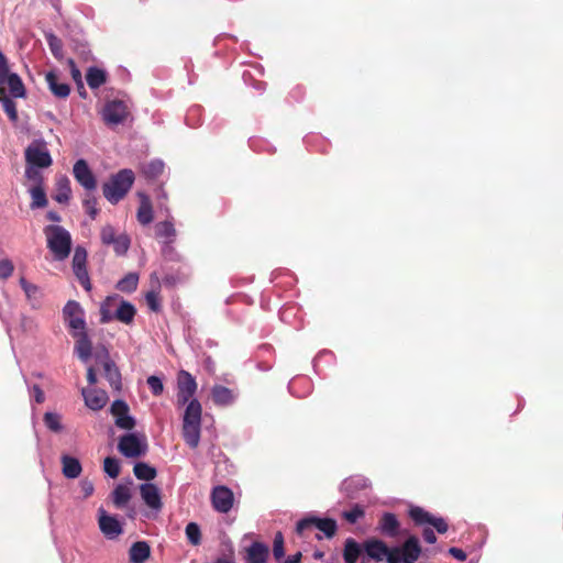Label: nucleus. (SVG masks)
<instances>
[{"mask_svg": "<svg viewBox=\"0 0 563 563\" xmlns=\"http://www.w3.org/2000/svg\"><path fill=\"white\" fill-rule=\"evenodd\" d=\"M364 555L362 563L366 560L375 562L386 561L387 563H417L422 553L418 537H408L400 547L389 548L383 540L368 539L363 542Z\"/></svg>", "mask_w": 563, "mask_h": 563, "instance_id": "nucleus-1", "label": "nucleus"}, {"mask_svg": "<svg viewBox=\"0 0 563 563\" xmlns=\"http://www.w3.org/2000/svg\"><path fill=\"white\" fill-rule=\"evenodd\" d=\"M136 308L131 302L120 298L118 295L108 296L100 306V322L108 323L118 320L124 324L134 321Z\"/></svg>", "mask_w": 563, "mask_h": 563, "instance_id": "nucleus-2", "label": "nucleus"}, {"mask_svg": "<svg viewBox=\"0 0 563 563\" xmlns=\"http://www.w3.org/2000/svg\"><path fill=\"white\" fill-rule=\"evenodd\" d=\"M134 179L133 170L128 168L119 170L102 185V194L104 198L112 205L118 203L130 191Z\"/></svg>", "mask_w": 563, "mask_h": 563, "instance_id": "nucleus-3", "label": "nucleus"}, {"mask_svg": "<svg viewBox=\"0 0 563 563\" xmlns=\"http://www.w3.org/2000/svg\"><path fill=\"white\" fill-rule=\"evenodd\" d=\"M47 240V247L54 254L55 258L63 261L67 258L71 251L70 233L60 225H47L44 229Z\"/></svg>", "mask_w": 563, "mask_h": 563, "instance_id": "nucleus-4", "label": "nucleus"}, {"mask_svg": "<svg viewBox=\"0 0 563 563\" xmlns=\"http://www.w3.org/2000/svg\"><path fill=\"white\" fill-rule=\"evenodd\" d=\"M0 91L10 98H25L26 89L21 77L11 73L7 57L0 51Z\"/></svg>", "mask_w": 563, "mask_h": 563, "instance_id": "nucleus-5", "label": "nucleus"}, {"mask_svg": "<svg viewBox=\"0 0 563 563\" xmlns=\"http://www.w3.org/2000/svg\"><path fill=\"white\" fill-rule=\"evenodd\" d=\"M316 528L321 531L328 539L335 536L338 525L331 518L306 517L297 522L296 531L298 534L303 536L306 531Z\"/></svg>", "mask_w": 563, "mask_h": 563, "instance_id": "nucleus-6", "label": "nucleus"}, {"mask_svg": "<svg viewBox=\"0 0 563 563\" xmlns=\"http://www.w3.org/2000/svg\"><path fill=\"white\" fill-rule=\"evenodd\" d=\"M26 166L47 168L53 159L44 141H33L24 152Z\"/></svg>", "mask_w": 563, "mask_h": 563, "instance_id": "nucleus-7", "label": "nucleus"}, {"mask_svg": "<svg viewBox=\"0 0 563 563\" xmlns=\"http://www.w3.org/2000/svg\"><path fill=\"white\" fill-rule=\"evenodd\" d=\"M197 390L195 377L187 371H180L177 376V405L185 406L191 399Z\"/></svg>", "mask_w": 563, "mask_h": 563, "instance_id": "nucleus-8", "label": "nucleus"}, {"mask_svg": "<svg viewBox=\"0 0 563 563\" xmlns=\"http://www.w3.org/2000/svg\"><path fill=\"white\" fill-rule=\"evenodd\" d=\"M96 358L101 363L104 377L109 382L110 386L114 390L120 391L122 389L121 373L115 363L110 358L108 350L103 349L102 352H98L96 354Z\"/></svg>", "mask_w": 563, "mask_h": 563, "instance_id": "nucleus-9", "label": "nucleus"}, {"mask_svg": "<svg viewBox=\"0 0 563 563\" xmlns=\"http://www.w3.org/2000/svg\"><path fill=\"white\" fill-rule=\"evenodd\" d=\"M118 450L125 457H140L146 453L147 445L135 433H126L120 438Z\"/></svg>", "mask_w": 563, "mask_h": 563, "instance_id": "nucleus-10", "label": "nucleus"}, {"mask_svg": "<svg viewBox=\"0 0 563 563\" xmlns=\"http://www.w3.org/2000/svg\"><path fill=\"white\" fill-rule=\"evenodd\" d=\"M63 314L65 322H67L68 327L74 330V332L86 330L84 310L77 301L69 300L63 309Z\"/></svg>", "mask_w": 563, "mask_h": 563, "instance_id": "nucleus-11", "label": "nucleus"}, {"mask_svg": "<svg viewBox=\"0 0 563 563\" xmlns=\"http://www.w3.org/2000/svg\"><path fill=\"white\" fill-rule=\"evenodd\" d=\"M110 412L114 417V423L119 429L132 430L135 427V419L130 416V408L124 400H114L110 407Z\"/></svg>", "mask_w": 563, "mask_h": 563, "instance_id": "nucleus-12", "label": "nucleus"}, {"mask_svg": "<svg viewBox=\"0 0 563 563\" xmlns=\"http://www.w3.org/2000/svg\"><path fill=\"white\" fill-rule=\"evenodd\" d=\"M74 178L80 186L84 187L86 191H95L97 188V179L90 169L88 163L80 158L78 159L73 167Z\"/></svg>", "mask_w": 563, "mask_h": 563, "instance_id": "nucleus-13", "label": "nucleus"}, {"mask_svg": "<svg viewBox=\"0 0 563 563\" xmlns=\"http://www.w3.org/2000/svg\"><path fill=\"white\" fill-rule=\"evenodd\" d=\"M210 497L212 507L218 512L228 514L233 507L234 495L227 486H216Z\"/></svg>", "mask_w": 563, "mask_h": 563, "instance_id": "nucleus-14", "label": "nucleus"}, {"mask_svg": "<svg viewBox=\"0 0 563 563\" xmlns=\"http://www.w3.org/2000/svg\"><path fill=\"white\" fill-rule=\"evenodd\" d=\"M87 252L84 247L77 246L73 257V271L80 285L87 290H91L90 278L86 268Z\"/></svg>", "mask_w": 563, "mask_h": 563, "instance_id": "nucleus-15", "label": "nucleus"}, {"mask_svg": "<svg viewBox=\"0 0 563 563\" xmlns=\"http://www.w3.org/2000/svg\"><path fill=\"white\" fill-rule=\"evenodd\" d=\"M102 117L108 125L120 124L128 117V108L123 101L112 100L104 106Z\"/></svg>", "mask_w": 563, "mask_h": 563, "instance_id": "nucleus-16", "label": "nucleus"}, {"mask_svg": "<svg viewBox=\"0 0 563 563\" xmlns=\"http://www.w3.org/2000/svg\"><path fill=\"white\" fill-rule=\"evenodd\" d=\"M140 494L147 507L154 510H161L163 507L159 488L152 483L140 485Z\"/></svg>", "mask_w": 563, "mask_h": 563, "instance_id": "nucleus-17", "label": "nucleus"}, {"mask_svg": "<svg viewBox=\"0 0 563 563\" xmlns=\"http://www.w3.org/2000/svg\"><path fill=\"white\" fill-rule=\"evenodd\" d=\"M377 529L385 537L396 538L400 532V522L395 514L384 512L378 520Z\"/></svg>", "mask_w": 563, "mask_h": 563, "instance_id": "nucleus-18", "label": "nucleus"}, {"mask_svg": "<svg viewBox=\"0 0 563 563\" xmlns=\"http://www.w3.org/2000/svg\"><path fill=\"white\" fill-rule=\"evenodd\" d=\"M81 395L84 397L86 406L95 411L102 409L108 401L107 393L101 389L82 388Z\"/></svg>", "mask_w": 563, "mask_h": 563, "instance_id": "nucleus-19", "label": "nucleus"}, {"mask_svg": "<svg viewBox=\"0 0 563 563\" xmlns=\"http://www.w3.org/2000/svg\"><path fill=\"white\" fill-rule=\"evenodd\" d=\"M99 512V528L106 537L115 538L122 533V527L115 517L107 515L103 509Z\"/></svg>", "mask_w": 563, "mask_h": 563, "instance_id": "nucleus-20", "label": "nucleus"}, {"mask_svg": "<svg viewBox=\"0 0 563 563\" xmlns=\"http://www.w3.org/2000/svg\"><path fill=\"white\" fill-rule=\"evenodd\" d=\"M45 80L51 92L60 99H66L70 93V86L66 82H59V75L55 70L46 74Z\"/></svg>", "mask_w": 563, "mask_h": 563, "instance_id": "nucleus-21", "label": "nucleus"}, {"mask_svg": "<svg viewBox=\"0 0 563 563\" xmlns=\"http://www.w3.org/2000/svg\"><path fill=\"white\" fill-rule=\"evenodd\" d=\"M269 549L266 544L255 541L246 548L245 563H266Z\"/></svg>", "mask_w": 563, "mask_h": 563, "instance_id": "nucleus-22", "label": "nucleus"}, {"mask_svg": "<svg viewBox=\"0 0 563 563\" xmlns=\"http://www.w3.org/2000/svg\"><path fill=\"white\" fill-rule=\"evenodd\" d=\"M73 336L76 339L75 350L79 358L87 362L90 358L92 351V344L87 331L73 332Z\"/></svg>", "mask_w": 563, "mask_h": 563, "instance_id": "nucleus-23", "label": "nucleus"}, {"mask_svg": "<svg viewBox=\"0 0 563 563\" xmlns=\"http://www.w3.org/2000/svg\"><path fill=\"white\" fill-rule=\"evenodd\" d=\"M140 206L136 212L137 221L142 225H147L153 221V207L150 197L144 192H137Z\"/></svg>", "mask_w": 563, "mask_h": 563, "instance_id": "nucleus-24", "label": "nucleus"}, {"mask_svg": "<svg viewBox=\"0 0 563 563\" xmlns=\"http://www.w3.org/2000/svg\"><path fill=\"white\" fill-rule=\"evenodd\" d=\"M211 398L217 406L224 407L234 402L235 395L232 389L225 386L214 385L211 389Z\"/></svg>", "mask_w": 563, "mask_h": 563, "instance_id": "nucleus-25", "label": "nucleus"}, {"mask_svg": "<svg viewBox=\"0 0 563 563\" xmlns=\"http://www.w3.org/2000/svg\"><path fill=\"white\" fill-rule=\"evenodd\" d=\"M186 405L183 423L201 426L202 407L199 400L191 399Z\"/></svg>", "mask_w": 563, "mask_h": 563, "instance_id": "nucleus-26", "label": "nucleus"}, {"mask_svg": "<svg viewBox=\"0 0 563 563\" xmlns=\"http://www.w3.org/2000/svg\"><path fill=\"white\" fill-rule=\"evenodd\" d=\"M62 462V471L63 475L66 478H77L81 474L82 467L78 459L69 456V455H63L60 459Z\"/></svg>", "mask_w": 563, "mask_h": 563, "instance_id": "nucleus-27", "label": "nucleus"}, {"mask_svg": "<svg viewBox=\"0 0 563 563\" xmlns=\"http://www.w3.org/2000/svg\"><path fill=\"white\" fill-rule=\"evenodd\" d=\"M150 554L151 549L145 541L134 542L129 550L131 563H144L150 558Z\"/></svg>", "mask_w": 563, "mask_h": 563, "instance_id": "nucleus-28", "label": "nucleus"}, {"mask_svg": "<svg viewBox=\"0 0 563 563\" xmlns=\"http://www.w3.org/2000/svg\"><path fill=\"white\" fill-rule=\"evenodd\" d=\"M155 235L157 239L163 240V242L166 244L173 243L176 238V229L174 223L169 220L156 223Z\"/></svg>", "mask_w": 563, "mask_h": 563, "instance_id": "nucleus-29", "label": "nucleus"}, {"mask_svg": "<svg viewBox=\"0 0 563 563\" xmlns=\"http://www.w3.org/2000/svg\"><path fill=\"white\" fill-rule=\"evenodd\" d=\"M362 553L364 554L363 544L360 545L352 538L345 540L343 550V559L345 563H356Z\"/></svg>", "mask_w": 563, "mask_h": 563, "instance_id": "nucleus-30", "label": "nucleus"}, {"mask_svg": "<svg viewBox=\"0 0 563 563\" xmlns=\"http://www.w3.org/2000/svg\"><path fill=\"white\" fill-rule=\"evenodd\" d=\"M201 426L183 423L181 433L184 441L191 449H196L200 442Z\"/></svg>", "mask_w": 563, "mask_h": 563, "instance_id": "nucleus-31", "label": "nucleus"}, {"mask_svg": "<svg viewBox=\"0 0 563 563\" xmlns=\"http://www.w3.org/2000/svg\"><path fill=\"white\" fill-rule=\"evenodd\" d=\"M164 169H165V164L163 161L153 159L148 163L143 164L142 174L148 180H156L163 175Z\"/></svg>", "mask_w": 563, "mask_h": 563, "instance_id": "nucleus-32", "label": "nucleus"}, {"mask_svg": "<svg viewBox=\"0 0 563 563\" xmlns=\"http://www.w3.org/2000/svg\"><path fill=\"white\" fill-rule=\"evenodd\" d=\"M71 196L70 181L66 176H62L56 181V195L54 199L58 203H67Z\"/></svg>", "mask_w": 563, "mask_h": 563, "instance_id": "nucleus-33", "label": "nucleus"}, {"mask_svg": "<svg viewBox=\"0 0 563 563\" xmlns=\"http://www.w3.org/2000/svg\"><path fill=\"white\" fill-rule=\"evenodd\" d=\"M86 80L91 89L101 87L107 81V74L98 67H90L86 74Z\"/></svg>", "mask_w": 563, "mask_h": 563, "instance_id": "nucleus-34", "label": "nucleus"}, {"mask_svg": "<svg viewBox=\"0 0 563 563\" xmlns=\"http://www.w3.org/2000/svg\"><path fill=\"white\" fill-rule=\"evenodd\" d=\"M408 515L416 526L430 525L433 519V515L431 512L419 506H411Z\"/></svg>", "mask_w": 563, "mask_h": 563, "instance_id": "nucleus-35", "label": "nucleus"}, {"mask_svg": "<svg viewBox=\"0 0 563 563\" xmlns=\"http://www.w3.org/2000/svg\"><path fill=\"white\" fill-rule=\"evenodd\" d=\"M131 499L128 486L118 485L112 492V501L117 508H123Z\"/></svg>", "mask_w": 563, "mask_h": 563, "instance_id": "nucleus-36", "label": "nucleus"}, {"mask_svg": "<svg viewBox=\"0 0 563 563\" xmlns=\"http://www.w3.org/2000/svg\"><path fill=\"white\" fill-rule=\"evenodd\" d=\"M133 473L137 479L142 481H152L157 475L156 470L144 462L136 463L133 467Z\"/></svg>", "mask_w": 563, "mask_h": 563, "instance_id": "nucleus-37", "label": "nucleus"}, {"mask_svg": "<svg viewBox=\"0 0 563 563\" xmlns=\"http://www.w3.org/2000/svg\"><path fill=\"white\" fill-rule=\"evenodd\" d=\"M139 285V275L136 273H129L117 284V289L123 292H133Z\"/></svg>", "mask_w": 563, "mask_h": 563, "instance_id": "nucleus-38", "label": "nucleus"}, {"mask_svg": "<svg viewBox=\"0 0 563 563\" xmlns=\"http://www.w3.org/2000/svg\"><path fill=\"white\" fill-rule=\"evenodd\" d=\"M7 93L0 91V102L3 107V111L12 122H16L19 119L16 104Z\"/></svg>", "mask_w": 563, "mask_h": 563, "instance_id": "nucleus-39", "label": "nucleus"}, {"mask_svg": "<svg viewBox=\"0 0 563 563\" xmlns=\"http://www.w3.org/2000/svg\"><path fill=\"white\" fill-rule=\"evenodd\" d=\"M32 197L31 208H44L47 206V198L43 186H33L30 189Z\"/></svg>", "mask_w": 563, "mask_h": 563, "instance_id": "nucleus-40", "label": "nucleus"}, {"mask_svg": "<svg viewBox=\"0 0 563 563\" xmlns=\"http://www.w3.org/2000/svg\"><path fill=\"white\" fill-rule=\"evenodd\" d=\"M82 205L85 207L86 212L89 214V217L92 220H95L99 213V209H98V200H97L96 196L93 195V191H86L84 199H82Z\"/></svg>", "mask_w": 563, "mask_h": 563, "instance_id": "nucleus-41", "label": "nucleus"}, {"mask_svg": "<svg viewBox=\"0 0 563 563\" xmlns=\"http://www.w3.org/2000/svg\"><path fill=\"white\" fill-rule=\"evenodd\" d=\"M186 538L191 545H199L201 543V530L196 522H189L185 529Z\"/></svg>", "mask_w": 563, "mask_h": 563, "instance_id": "nucleus-42", "label": "nucleus"}, {"mask_svg": "<svg viewBox=\"0 0 563 563\" xmlns=\"http://www.w3.org/2000/svg\"><path fill=\"white\" fill-rule=\"evenodd\" d=\"M110 245L113 246V251L117 255L122 256L130 247V239L126 234H119Z\"/></svg>", "mask_w": 563, "mask_h": 563, "instance_id": "nucleus-43", "label": "nucleus"}, {"mask_svg": "<svg viewBox=\"0 0 563 563\" xmlns=\"http://www.w3.org/2000/svg\"><path fill=\"white\" fill-rule=\"evenodd\" d=\"M103 471L111 477L117 478L120 474V463L115 457L108 456L103 461Z\"/></svg>", "mask_w": 563, "mask_h": 563, "instance_id": "nucleus-44", "label": "nucleus"}, {"mask_svg": "<svg viewBox=\"0 0 563 563\" xmlns=\"http://www.w3.org/2000/svg\"><path fill=\"white\" fill-rule=\"evenodd\" d=\"M44 423L54 432H59L62 430L60 417L55 412H46L44 415Z\"/></svg>", "mask_w": 563, "mask_h": 563, "instance_id": "nucleus-45", "label": "nucleus"}, {"mask_svg": "<svg viewBox=\"0 0 563 563\" xmlns=\"http://www.w3.org/2000/svg\"><path fill=\"white\" fill-rule=\"evenodd\" d=\"M273 554L276 560H280L285 555L284 537L282 532H277L274 538Z\"/></svg>", "mask_w": 563, "mask_h": 563, "instance_id": "nucleus-46", "label": "nucleus"}, {"mask_svg": "<svg viewBox=\"0 0 563 563\" xmlns=\"http://www.w3.org/2000/svg\"><path fill=\"white\" fill-rule=\"evenodd\" d=\"M117 236L118 234L112 225L106 224L104 227H102L100 232V239L104 245H110L111 242H114V239Z\"/></svg>", "mask_w": 563, "mask_h": 563, "instance_id": "nucleus-47", "label": "nucleus"}, {"mask_svg": "<svg viewBox=\"0 0 563 563\" xmlns=\"http://www.w3.org/2000/svg\"><path fill=\"white\" fill-rule=\"evenodd\" d=\"M25 177L34 183V186H43V175L40 168L33 166L25 167Z\"/></svg>", "mask_w": 563, "mask_h": 563, "instance_id": "nucleus-48", "label": "nucleus"}, {"mask_svg": "<svg viewBox=\"0 0 563 563\" xmlns=\"http://www.w3.org/2000/svg\"><path fill=\"white\" fill-rule=\"evenodd\" d=\"M145 300H146L148 308L152 311H154V312L161 311V308H162L161 300H159V296L156 291H154V290L148 291L145 296Z\"/></svg>", "mask_w": 563, "mask_h": 563, "instance_id": "nucleus-49", "label": "nucleus"}, {"mask_svg": "<svg viewBox=\"0 0 563 563\" xmlns=\"http://www.w3.org/2000/svg\"><path fill=\"white\" fill-rule=\"evenodd\" d=\"M363 516L364 509L360 505H355L351 510L343 512V517L350 523H355Z\"/></svg>", "mask_w": 563, "mask_h": 563, "instance_id": "nucleus-50", "label": "nucleus"}, {"mask_svg": "<svg viewBox=\"0 0 563 563\" xmlns=\"http://www.w3.org/2000/svg\"><path fill=\"white\" fill-rule=\"evenodd\" d=\"M147 385L154 396L162 395V393L164 390V385L159 377L154 376V375L150 376L147 378Z\"/></svg>", "mask_w": 563, "mask_h": 563, "instance_id": "nucleus-51", "label": "nucleus"}, {"mask_svg": "<svg viewBox=\"0 0 563 563\" xmlns=\"http://www.w3.org/2000/svg\"><path fill=\"white\" fill-rule=\"evenodd\" d=\"M14 271V265L11 260H0V279H8Z\"/></svg>", "mask_w": 563, "mask_h": 563, "instance_id": "nucleus-52", "label": "nucleus"}, {"mask_svg": "<svg viewBox=\"0 0 563 563\" xmlns=\"http://www.w3.org/2000/svg\"><path fill=\"white\" fill-rule=\"evenodd\" d=\"M156 200H157V207L161 209V210H165L167 213L169 212V209L167 207V194L166 191L164 190V188L162 186H159L157 189H156Z\"/></svg>", "mask_w": 563, "mask_h": 563, "instance_id": "nucleus-53", "label": "nucleus"}, {"mask_svg": "<svg viewBox=\"0 0 563 563\" xmlns=\"http://www.w3.org/2000/svg\"><path fill=\"white\" fill-rule=\"evenodd\" d=\"M20 285L27 298L36 296L38 288L36 285L29 283L24 277L20 278Z\"/></svg>", "mask_w": 563, "mask_h": 563, "instance_id": "nucleus-54", "label": "nucleus"}, {"mask_svg": "<svg viewBox=\"0 0 563 563\" xmlns=\"http://www.w3.org/2000/svg\"><path fill=\"white\" fill-rule=\"evenodd\" d=\"M430 526H432L439 533H445L449 529L448 522L442 517L433 516Z\"/></svg>", "mask_w": 563, "mask_h": 563, "instance_id": "nucleus-55", "label": "nucleus"}, {"mask_svg": "<svg viewBox=\"0 0 563 563\" xmlns=\"http://www.w3.org/2000/svg\"><path fill=\"white\" fill-rule=\"evenodd\" d=\"M68 64H69L70 70H71V77L75 80V82L77 84V87L79 89H84L80 70L77 68V66L73 59H69Z\"/></svg>", "mask_w": 563, "mask_h": 563, "instance_id": "nucleus-56", "label": "nucleus"}, {"mask_svg": "<svg viewBox=\"0 0 563 563\" xmlns=\"http://www.w3.org/2000/svg\"><path fill=\"white\" fill-rule=\"evenodd\" d=\"M49 48L54 56H57L62 49V43L54 34L47 36Z\"/></svg>", "mask_w": 563, "mask_h": 563, "instance_id": "nucleus-57", "label": "nucleus"}, {"mask_svg": "<svg viewBox=\"0 0 563 563\" xmlns=\"http://www.w3.org/2000/svg\"><path fill=\"white\" fill-rule=\"evenodd\" d=\"M31 390H32L34 400L37 404H43L45 401L44 391L42 390V388L38 385H34Z\"/></svg>", "mask_w": 563, "mask_h": 563, "instance_id": "nucleus-58", "label": "nucleus"}, {"mask_svg": "<svg viewBox=\"0 0 563 563\" xmlns=\"http://www.w3.org/2000/svg\"><path fill=\"white\" fill-rule=\"evenodd\" d=\"M422 537L427 543L433 544L437 542V536L431 528H424L422 531Z\"/></svg>", "mask_w": 563, "mask_h": 563, "instance_id": "nucleus-59", "label": "nucleus"}, {"mask_svg": "<svg viewBox=\"0 0 563 563\" xmlns=\"http://www.w3.org/2000/svg\"><path fill=\"white\" fill-rule=\"evenodd\" d=\"M81 490L85 497L90 496L93 493V484L90 481L84 479L80 483Z\"/></svg>", "mask_w": 563, "mask_h": 563, "instance_id": "nucleus-60", "label": "nucleus"}, {"mask_svg": "<svg viewBox=\"0 0 563 563\" xmlns=\"http://www.w3.org/2000/svg\"><path fill=\"white\" fill-rule=\"evenodd\" d=\"M449 553L456 560L464 561L466 560V553L459 548H450Z\"/></svg>", "mask_w": 563, "mask_h": 563, "instance_id": "nucleus-61", "label": "nucleus"}, {"mask_svg": "<svg viewBox=\"0 0 563 563\" xmlns=\"http://www.w3.org/2000/svg\"><path fill=\"white\" fill-rule=\"evenodd\" d=\"M87 380L90 385H95L97 383V374L93 367H89L87 371Z\"/></svg>", "mask_w": 563, "mask_h": 563, "instance_id": "nucleus-62", "label": "nucleus"}, {"mask_svg": "<svg viewBox=\"0 0 563 563\" xmlns=\"http://www.w3.org/2000/svg\"><path fill=\"white\" fill-rule=\"evenodd\" d=\"M301 558V552H297L296 554L289 556L284 563H300Z\"/></svg>", "mask_w": 563, "mask_h": 563, "instance_id": "nucleus-63", "label": "nucleus"}, {"mask_svg": "<svg viewBox=\"0 0 563 563\" xmlns=\"http://www.w3.org/2000/svg\"><path fill=\"white\" fill-rule=\"evenodd\" d=\"M47 219L53 222H59L60 216L55 211H48L46 214Z\"/></svg>", "mask_w": 563, "mask_h": 563, "instance_id": "nucleus-64", "label": "nucleus"}]
</instances>
